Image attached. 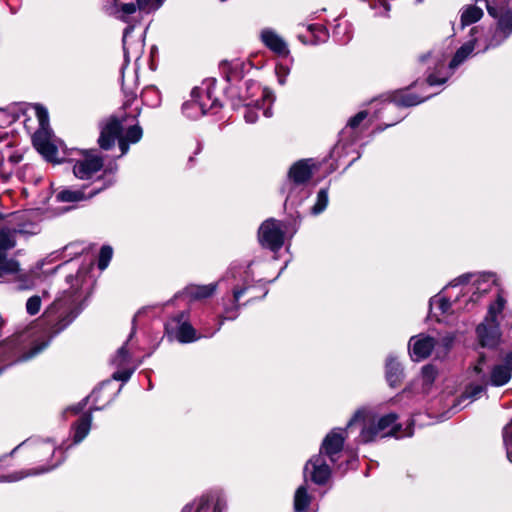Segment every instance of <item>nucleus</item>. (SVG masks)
<instances>
[{
  "label": "nucleus",
  "instance_id": "nucleus-21",
  "mask_svg": "<svg viewBox=\"0 0 512 512\" xmlns=\"http://www.w3.org/2000/svg\"><path fill=\"white\" fill-rule=\"evenodd\" d=\"M107 10L110 14L123 17L133 14L136 11L134 2H123V0H106Z\"/></svg>",
  "mask_w": 512,
  "mask_h": 512
},
{
  "label": "nucleus",
  "instance_id": "nucleus-23",
  "mask_svg": "<svg viewBox=\"0 0 512 512\" xmlns=\"http://www.w3.org/2000/svg\"><path fill=\"white\" fill-rule=\"evenodd\" d=\"M386 377L391 387L397 386L402 378V370L395 358L389 357L386 362Z\"/></svg>",
  "mask_w": 512,
  "mask_h": 512
},
{
  "label": "nucleus",
  "instance_id": "nucleus-54",
  "mask_svg": "<svg viewBox=\"0 0 512 512\" xmlns=\"http://www.w3.org/2000/svg\"><path fill=\"white\" fill-rule=\"evenodd\" d=\"M49 469H50V468H48V470H49ZM45 471H47V469H39L37 472L43 473V472H45Z\"/></svg>",
  "mask_w": 512,
  "mask_h": 512
},
{
  "label": "nucleus",
  "instance_id": "nucleus-41",
  "mask_svg": "<svg viewBox=\"0 0 512 512\" xmlns=\"http://www.w3.org/2000/svg\"><path fill=\"white\" fill-rule=\"evenodd\" d=\"M132 372V370L128 369L117 371L113 374V379L125 382L131 377Z\"/></svg>",
  "mask_w": 512,
  "mask_h": 512
},
{
  "label": "nucleus",
  "instance_id": "nucleus-26",
  "mask_svg": "<svg viewBox=\"0 0 512 512\" xmlns=\"http://www.w3.org/2000/svg\"><path fill=\"white\" fill-rule=\"evenodd\" d=\"M92 416H83L75 426L74 443H80L89 433L91 428Z\"/></svg>",
  "mask_w": 512,
  "mask_h": 512
},
{
  "label": "nucleus",
  "instance_id": "nucleus-31",
  "mask_svg": "<svg viewBox=\"0 0 512 512\" xmlns=\"http://www.w3.org/2000/svg\"><path fill=\"white\" fill-rule=\"evenodd\" d=\"M504 306L505 299L502 296L498 295L496 302L489 306L488 313L485 319L491 322H498L497 316L502 312Z\"/></svg>",
  "mask_w": 512,
  "mask_h": 512
},
{
  "label": "nucleus",
  "instance_id": "nucleus-44",
  "mask_svg": "<svg viewBox=\"0 0 512 512\" xmlns=\"http://www.w3.org/2000/svg\"><path fill=\"white\" fill-rule=\"evenodd\" d=\"M483 391V387L482 386H475L472 388V390L470 392H467V395L464 396V398H472V399H476V397L481 394Z\"/></svg>",
  "mask_w": 512,
  "mask_h": 512
},
{
  "label": "nucleus",
  "instance_id": "nucleus-1",
  "mask_svg": "<svg viewBox=\"0 0 512 512\" xmlns=\"http://www.w3.org/2000/svg\"><path fill=\"white\" fill-rule=\"evenodd\" d=\"M512 34V11H507L497 22V27L486 32L484 28L474 27L471 29V40L463 44L452 58L449 68L455 69L461 65L474 51L485 52L490 48L497 47Z\"/></svg>",
  "mask_w": 512,
  "mask_h": 512
},
{
  "label": "nucleus",
  "instance_id": "nucleus-52",
  "mask_svg": "<svg viewBox=\"0 0 512 512\" xmlns=\"http://www.w3.org/2000/svg\"><path fill=\"white\" fill-rule=\"evenodd\" d=\"M309 30L310 31H314L315 29H317L316 27H314L313 25H309ZM319 30H321V28H318Z\"/></svg>",
  "mask_w": 512,
  "mask_h": 512
},
{
  "label": "nucleus",
  "instance_id": "nucleus-27",
  "mask_svg": "<svg viewBox=\"0 0 512 512\" xmlns=\"http://www.w3.org/2000/svg\"><path fill=\"white\" fill-rule=\"evenodd\" d=\"M176 338L181 343H189L197 340L195 329L187 322H183L177 329Z\"/></svg>",
  "mask_w": 512,
  "mask_h": 512
},
{
  "label": "nucleus",
  "instance_id": "nucleus-8",
  "mask_svg": "<svg viewBox=\"0 0 512 512\" xmlns=\"http://www.w3.org/2000/svg\"><path fill=\"white\" fill-rule=\"evenodd\" d=\"M260 243L273 251L279 250L284 243V232L280 222L270 219L259 228Z\"/></svg>",
  "mask_w": 512,
  "mask_h": 512
},
{
  "label": "nucleus",
  "instance_id": "nucleus-24",
  "mask_svg": "<svg viewBox=\"0 0 512 512\" xmlns=\"http://www.w3.org/2000/svg\"><path fill=\"white\" fill-rule=\"evenodd\" d=\"M196 95L198 96V91L194 89L192 91V100L183 105L184 113L190 118H198L206 114L204 105L197 100Z\"/></svg>",
  "mask_w": 512,
  "mask_h": 512
},
{
  "label": "nucleus",
  "instance_id": "nucleus-39",
  "mask_svg": "<svg viewBox=\"0 0 512 512\" xmlns=\"http://www.w3.org/2000/svg\"><path fill=\"white\" fill-rule=\"evenodd\" d=\"M28 474L24 472H15L12 474H8L5 476L0 477V482H16L19 481L25 477H27Z\"/></svg>",
  "mask_w": 512,
  "mask_h": 512
},
{
  "label": "nucleus",
  "instance_id": "nucleus-14",
  "mask_svg": "<svg viewBox=\"0 0 512 512\" xmlns=\"http://www.w3.org/2000/svg\"><path fill=\"white\" fill-rule=\"evenodd\" d=\"M477 335L483 347H495L501 337L498 322H491L486 319L477 327Z\"/></svg>",
  "mask_w": 512,
  "mask_h": 512
},
{
  "label": "nucleus",
  "instance_id": "nucleus-18",
  "mask_svg": "<svg viewBox=\"0 0 512 512\" xmlns=\"http://www.w3.org/2000/svg\"><path fill=\"white\" fill-rule=\"evenodd\" d=\"M313 165L311 160H300L294 163L289 170V178L295 184H303L312 176Z\"/></svg>",
  "mask_w": 512,
  "mask_h": 512
},
{
  "label": "nucleus",
  "instance_id": "nucleus-38",
  "mask_svg": "<svg viewBox=\"0 0 512 512\" xmlns=\"http://www.w3.org/2000/svg\"><path fill=\"white\" fill-rule=\"evenodd\" d=\"M196 512H223V507L220 504H216L213 507H210L207 501H202Z\"/></svg>",
  "mask_w": 512,
  "mask_h": 512
},
{
  "label": "nucleus",
  "instance_id": "nucleus-2",
  "mask_svg": "<svg viewBox=\"0 0 512 512\" xmlns=\"http://www.w3.org/2000/svg\"><path fill=\"white\" fill-rule=\"evenodd\" d=\"M80 296L78 295H65L57 299L51 307L45 312L44 319L39 320L34 325V330L45 331V325L49 326V336L41 345L34 343V355L41 352L49 343L51 337L62 329H64L79 313L78 303Z\"/></svg>",
  "mask_w": 512,
  "mask_h": 512
},
{
  "label": "nucleus",
  "instance_id": "nucleus-43",
  "mask_svg": "<svg viewBox=\"0 0 512 512\" xmlns=\"http://www.w3.org/2000/svg\"><path fill=\"white\" fill-rule=\"evenodd\" d=\"M30 284H31V281H30L29 276H25V278L22 279V275L19 274V283L17 285L18 289H20V290L29 289L30 288Z\"/></svg>",
  "mask_w": 512,
  "mask_h": 512
},
{
  "label": "nucleus",
  "instance_id": "nucleus-35",
  "mask_svg": "<svg viewBox=\"0 0 512 512\" xmlns=\"http://www.w3.org/2000/svg\"><path fill=\"white\" fill-rule=\"evenodd\" d=\"M503 439L507 451V457L512 462V419L503 430Z\"/></svg>",
  "mask_w": 512,
  "mask_h": 512
},
{
  "label": "nucleus",
  "instance_id": "nucleus-3",
  "mask_svg": "<svg viewBox=\"0 0 512 512\" xmlns=\"http://www.w3.org/2000/svg\"><path fill=\"white\" fill-rule=\"evenodd\" d=\"M397 415L390 413L384 416H377L370 409L358 410L349 421L348 427L358 425L360 427L359 441L369 443L387 436L402 437L398 434L399 425L396 424Z\"/></svg>",
  "mask_w": 512,
  "mask_h": 512
},
{
  "label": "nucleus",
  "instance_id": "nucleus-19",
  "mask_svg": "<svg viewBox=\"0 0 512 512\" xmlns=\"http://www.w3.org/2000/svg\"><path fill=\"white\" fill-rule=\"evenodd\" d=\"M12 343L16 349L23 351V359H29L32 351V331L29 328L14 335Z\"/></svg>",
  "mask_w": 512,
  "mask_h": 512
},
{
  "label": "nucleus",
  "instance_id": "nucleus-32",
  "mask_svg": "<svg viewBox=\"0 0 512 512\" xmlns=\"http://www.w3.org/2000/svg\"><path fill=\"white\" fill-rule=\"evenodd\" d=\"M58 200L62 202H77L85 199V195L79 190L65 189L58 193Z\"/></svg>",
  "mask_w": 512,
  "mask_h": 512
},
{
  "label": "nucleus",
  "instance_id": "nucleus-15",
  "mask_svg": "<svg viewBox=\"0 0 512 512\" xmlns=\"http://www.w3.org/2000/svg\"><path fill=\"white\" fill-rule=\"evenodd\" d=\"M305 473L317 484L325 483L330 477V468L321 454L312 457L305 466Z\"/></svg>",
  "mask_w": 512,
  "mask_h": 512
},
{
  "label": "nucleus",
  "instance_id": "nucleus-37",
  "mask_svg": "<svg viewBox=\"0 0 512 512\" xmlns=\"http://www.w3.org/2000/svg\"><path fill=\"white\" fill-rule=\"evenodd\" d=\"M128 358H129V354H128V351L126 349V346H122L118 350L117 355L114 358V363L117 366H119V367L123 366V365H125L128 362Z\"/></svg>",
  "mask_w": 512,
  "mask_h": 512
},
{
  "label": "nucleus",
  "instance_id": "nucleus-53",
  "mask_svg": "<svg viewBox=\"0 0 512 512\" xmlns=\"http://www.w3.org/2000/svg\"><path fill=\"white\" fill-rule=\"evenodd\" d=\"M475 371L479 373V372H481V371H482V369H481L480 367L476 366V367H475Z\"/></svg>",
  "mask_w": 512,
  "mask_h": 512
},
{
  "label": "nucleus",
  "instance_id": "nucleus-12",
  "mask_svg": "<svg viewBox=\"0 0 512 512\" xmlns=\"http://www.w3.org/2000/svg\"><path fill=\"white\" fill-rule=\"evenodd\" d=\"M434 338L420 334L409 340V352L413 361H420L430 356L435 347Z\"/></svg>",
  "mask_w": 512,
  "mask_h": 512
},
{
  "label": "nucleus",
  "instance_id": "nucleus-48",
  "mask_svg": "<svg viewBox=\"0 0 512 512\" xmlns=\"http://www.w3.org/2000/svg\"><path fill=\"white\" fill-rule=\"evenodd\" d=\"M244 292H245L244 289H235L233 292L234 299L236 301H238L241 298V296L244 294Z\"/></svg>",
  "mask_w": 512,
  "mask_h": 512
},
{
  "label": "nucleus",
  "instance_id": "nucleus-10",
  "mask_svg": "<svg viewBox=\"0 0 512 512\" xmlns=\"http://www.w3.org/2000/svg\"><path fill=\"white\" fill-rule=\"evenodd\" d=\"M252 88L260 94L262 106L260 107L259 100H256L255 102H249L246 104L244 118L247 123H251V124L255 123L258 118V114H257V112H255V109H257V110L262 109L263 115L266 117H270L272 115V112H271L272 98L269 95V93L265 89H262L257 84H253Z\"/></svg>",
  "mask_w": 512,
  "mask_h": 512
},
{
  "label": "nucleus",
  "instance_id": "nucleus-6",
  "mask_svg": "<svg viewBox=\"0 0 512 512\" xmlns=\"http://www.w3.org/2000/svg\"><path fill=\"white\" fill-rule=\"evenodd\" d=\"M483 7L487 9L488 14L500 20L501 16L507 11H512L509 8V0H494L490 3L488 0H475L473 5H468L463 8L461 13V26L473 24L479 21L483 16Z\"/></svg>",
  "mask_w": 512,
  "mask_h": 512
},
{
  "label": "nucleus",
  "instance_id": "nucleus-16",
  "mask_svg": "<svg viewBox=\"0 0 512 512\" xmlns=\"http://www.w3.org/2000/svg\"><path fill=\"white\" fill-rule=\"evenodd\" d=\"M344 440V431L334 429L324 438L321 451H323L332 462H335L338 459L339 453L342 451Z\"/></svg>",
  "mask_w": 512,
  "mask_h": 512
},
{
  "label": "nucleus",
  "instance_id": "nucleus-11",
  "mask_svg": "<svg viewBox=\"0 0 512 512\" xmlns=\"http://www.w3.org/2000/svg\"><path fill=\"white\" fill-rule=\"evenodd\" d=\"M102 166L103 161L100 157L95 154L84 153L80 159L76 160L73 172L79 179H90Z\"/></svg>",
  "mask_w": 512,
  "mask_h": 512
},
{
  "label": "nucleus",
  "instance_id": "nucleus-50",
  "mask_svg": "<svg viewBox=\"0 0 512 512\" xmlns=\"http://www.w3.org/2000/svg\"><path fill=\"white\" fill-rule=\"evenodd\" d=\"M33 305H34V314H36L39 310V307H40V300L34 296V302H33Z\"/></svg>",
  "mask_w": 512,
  "mask_h": 512
},
{
  "label": "nucleus",
  "instance_id": "nucleus-42",
  "mask_svg": "<svg viewBox=\"0 0 512 512\" xmlns=\"http://www.w3.org/2000/svg\"><path fill=\"white\" fill-rule=\"evenodd\" d=\"M276 70L279 78V83L284 84L286 82V76L289 74L288 68H286L283 65H279L277 66Z\"/></svg>",
  "mask_w": 512,
  "mask_h": 512
},
{
  "label": "nucleus",
  "instance_id": "nucleus-13",
  "mask_svg": "<svg viewBox=\"0 0 512 512\" xmlns=\"http://www.w3.org/2000/svg\"><path fill=\"white\" fill-rule=\"evenodd\" d=\"M466 279L467 277L464 276L459 277L458 279L451 282L449 286L445 287L443 293L433 297L430 300L431 310H438L441 314L449 313L452 310V302L450 300L452 291L458 288L460 284Z\"/></svg>",
  "mask_w": 512,
  "mask_h": 512
},
{
  "label": "nucleus",
  "instance_id": "nucleus-47",
  "mask_svg": "<svg viewBox=\"0 0 512 512\" xmlns=\"http://www.w3.org/2000/svg\"><path fill=\"white\" fill-rule=\"evenodd\" d=\"M102 387H100L99 389H96L94 390L91 395L88 397L89 400H91L92 402H97L98 400V395L101 391Z\"/></svg>",
  "mask_w": 512,
  "mask_h": 512
},
{
  "label": "nucleus",
  "instance_id": "nucleus-55",
  "mask_svg": "<svg viewBox=\"0 0 512 512\" xmlns=\"http://www.w3.org/2000/svg\"><path fill=\"white\" fill-rule=\"evenodd\" d=\"M50 450L54 451V446L53 445L50 446Z\"/></svg>",
  "mask_w": 512,
  "mask_h": 512
},
{
  "label": "nucleus",
  "instance_id": "nucleus-36",
  "mask_svg": "<svg viewBox=\"0 0 512 512\" xmlns=\"http://www.w3.org/2000/svg\"><path fill=\"white\" fill-rule=\"evenodd\" d=\"M28 108L27 104H21L14 108L15 120L21 121L27 129H29L28 123L30 121L26 115Z\"/></svg>",
  "mask_w": 512,
  "mask_h": 512
},
{
  "label": "nucleus",
  "instance_id": "nucleus-51",
  "mask_svg": "<svg viewBox=\"0 0 512 512\" xmlns=\"http://www.w3.org/2000/svg\"><path fill=\"white\" fill-rule=\"evenodd\" d=\"M82 407L73 408L74 413H79Z\"/></svg>",
  "mask_w": 512,
  "mask_h": 512
},
{
  "label": "nucleus",
  "instance_id": "nucleus-25",
  "mask_svg": "<svg viewBox=\"0 0 512 512\" xmlns=\"http://www.w3.org/2000/svg\"><path fill=\"white\" fill-rule=\"evenodd\" d=\"M511 379V372L506 365L498 364L493 367L490 374V382L493 386H503Z\"/></svg>",
  "mask_w": 512,
  "mask_h": 512
},
{
  "label": "nucleus",
  "instance_id": "nucleus-20",
  "mask_svg": "<svg viewBox=\"0 0 512 512\" xmlns=\"http://www.w3.org/2000/svg\"><path fill=\"white\" fill-rule=\"evenodd\" d=\"M131 28L125 30L123 36V48L125 59L128 60L131 56L138 60L143 51V41L138 39L134 42H130Z\"/></svg>",
  "mask_w": 512,
  "mask_h": 512
},
{
  "label": "nucleus",
  "instance_id": "nucleus-28",
  "mask_svg": "<svg viewBox=\"0 0 512 512\" xmlns=\"http://www.w3.org/2000/svg\"><path fill=\"white\" fill-rule=\"evenodd\" d=\"M437 376V370L431 364L425 365L421 370L420 380L422 383V391L428 392Z\"/></svg>",
  "mask_w": 512,
  "mask_h": 512
},
{
  "label": "nucleus",
  "instance_id": "nucleus-7",
  "mask_svg": "<svg viewBox=\"0 0 512 512\" xmlns=\"http://www.w3.org/2000/svg\"><path fill=\"white\" fill-rule=\"evenodd\" d=\"M23 229L19 228H0V278L7 274H19V264L14 260H8L6 254L16 245V236Z\"/></svg>",
  "mask_w": 512,
  "mask_h": 512
},
{
  "label": "nucleus",
  "instance_id": "nucleus-33",
  "mask_svg": "<svg viewBox=\"0 0 512 512\" xmlns=\"http://www.w3.org/2000/svg\"><path fill=\"white\" fill-rule=\"evenodd\" d=\"M328 201H329V199H328L327 189H321L318 192L317 201H316L315 205L312 207V213L317 215V214L323 212L328 205Z\"/></svg>",
  "mask_w": 512,
  "mask_h": 512
},
{
  "label": "nucleus",
  "instance_id": "nucleus-4",
  "mask_svg": "<svg viewBox=\"0 0 512 512\" xmlns=\"http://www.w3.org/2000/svg\"><path fill=\"white\" fill-rule=\"evenodd\" d=\"M34 112L39 126L34 132V147L46 161L60 163L63 160L60 151L64 145L50 128L48 110L41 104H34Z\"/></svg>",
  "mask_w": 512,
  "mask_h": 512
},
{
  "label": "nucleus",
  "instance_id": "nucleus-22",
  "mask_svg": "<svg viewBox=\"0 0 512 512\" xmlns=\"http://www.w3.org/2000/svg\"><path fill=\"white\" fill-rule=\"evenodd\" d=\"M216 289V283H210L207 285H190L185 289V294L192 300H201L213 295Z\"/></svg>",
  "mask_w": 512,
  "mask_h": 512
},
{
  "label": "nucleus",
  "instance_id": "nucleus-49",
  "mask_svg": "<svg viewBox=\"0 0 512 512\" xmlns=\"http://www.w3.org/2000/svg\"><path fill=\"white\" fill-rule=\"evenodd\" d=\"M26 309L29 314L32 315V297H29L26 301Z\"/></svg>",
  "mask_w": 512,
  "mask_h": 512
},
{
  "label": "nucleus",
  "instance_id": "nucleus-46",
  "mask_svg": "<svg viewBox=\"0 0 512 512\" xmlns=\"http://www.w3.org/2000/svg\"><path fill=\"white\" fill-rule=\"evenodd\" d=\"M504 364L506 365V367H508V369L510 370V372L512 373V352L511 353H508L505 358H504Z\"/></svg>",
  "mask_w": 512,
  "mask_h": 512
},
{
  "label": "nucleus",
  "instance_id": "nucleus-17",
  "mask_svg": "<svg viewBox=\"0 0 512 512\" xmlns=\"http://www.w3.org/2000/svg\"><path fill=\"white\" fill-rule=\"evenodd\" d=\"M262 42L267 48L279 56L286 57L289 54L287 43L272 29H263L260 34Z\"/></svg>",
  "mask_w": 512,
  "mask_h": 512
},
{
  "label": "nucleus",
  "instance_id": "nucleus-9",
  "mask_svg": "<svg viewBox=\"0 0 512 512\" xmlns=\"http://www.w3.org/2000/svg\"><path fill=\"white\" fill-rule=\"evenodd\" d=\"M467 279L460 284L464 285L460 288L459 292L472 293L471 300L476 301L479 296L474 297L476 294H484L488 292L495 282L494 275L492 274H481L478 276L464 275Z\"/></svg>",
  "mask_w": 512,
  "mask_h": 512
},
{
  "label": "nucleus",
  "instance_id": "nucleus-30",
  "mask_svg": "<svg viewBox=\"0 0 512 512\" xmlns=\"http://www.w3.org/2000/svg\"><path fill=\"white\" fill-rule=\"evenodd\" d=\"M395 103L400 106H414L424 101L423 98H419L410 92H401L394 99Z\"/></svg>",
  "mask_w": 512,
  "mask_h": 512
},
{
  "label": "nucleus",
  "instance_id": "nucleus-29",
  "mask_svg": "<svg viewBox=\"0 0 512 512\" xmlns=\"http://www.w3.org/2000/svg\"><path fill=\"white\" fill-rule=\"evenodd\" d=\"M310 504V496L304 486H300L294 496V506L296 511H304Z\"/></svg>",
  "mask_w": 512,
  "mask_h": 512
},
{
  "label": "nucleus",
  "instance_id": "nucleus-5",
  "mask_svg": "<svg viewBox=\"0 0 512 512\" xmlns=\"http://www.w3.org/2000/svg\"><path fill=\"white\" fill-rule=\"evenodd\" d=\"M123 123L117 118H111L101 129L99 137V145L103 149H109L118 140L121 154L124 155L128 151L130 143H136L142 138V128L139 125L130 126L125 135H122Z\"/></svg>",
  "mask_w": 512,
  "mask_h": 512
},
{
  "label": "nucleus",
  "instance_id": "nucleus-40",
  "mask_svg": "<svg viewBox=\"0 0 512 512\" xmlns=\"http://www.w3.org/2000/svg\"><path fill=\"white\" fill-rule=\"evenodd\" d=\"M366 117L367 113L365 111H361L349 120L348 125L351 128H356Z\"/></svg>",
  "mask_w": 512,
  "mask_h": 512
},
{
  "label": "nucleus",
  "instance_id": "nucleus-34",
  "mask_svg": "<svg viewBox=\"0 0 512 512\" xmlns=\"http://www.w3.org/2000/svg\"><path fill=\"white\" fill-rule=\"evenodd\" d=\"M113 250L110 246H103L100 250L98 267L100 270H105L112 258Z\"/></svg>",
  "mask_w": 512,
  "mask_h": 512
},
{
  "label": "nucleus",
  "instance_id": "nucleus-45",
  "mask_svg": "<svg viewBox=\"0 0 512 512\" xmlns=\"http://www.w3.org/2000/svg\"><path fill=\"white\" fill-rule=\"evenodd\" d=\"M446 81V78H437L434 74H431L427 78V82L430 86L442 84Z\"/></svg>",
  "mask_w": 512,
  "mask_h": 512
}]
</instances>
